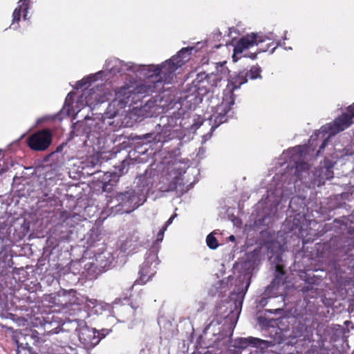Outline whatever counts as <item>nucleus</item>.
Masks as SVG:
<instances>
[{"mask_svg": "<svg viewBox=\"0 0 354 354\" xmlns=\"http://www.w3.org/2000/svg\"><path fill=\"white\" fill-rule=\"evenodd\" d=\"M193 50V47L183 48L176 55L161 64H122L123 69L131 71L132 75H129L128 82L115 93V98L107 108V117H115L127 106L130 99L132 102H136L153 92L162 82L169 83L176 71L188 60Z\"/></svg>", "mask_w": 354, "mask_h": 354, "instance_id": "f257e3e1", "label": "nucleus"}, {"mask_svg": "<svg viewBox=\"0 0 354 354\" xmlns=\"http://www.w3.org/2000/svg\"><path fill=\"white\" fill-rule=\"evenodd\" d=\"M107 94L102 88L86 89L82 95L75 102H73V93H70L66 96L64 106L62 112L68 116H73L77 114L85 106L94 109L98 104L104 102L108 99Z\"/></svg>", "mask_w": 354, "mask_h": 354, "instance_id": "f03ea898", "label": "nucleus"}, {"mask_svg": "<svg viewBox=\"0 0 354 354\" xmlns=\"http://www.w3.org/2000/svg\"><path fill=\"white\" fill-rule=\"evenodd\" d=\"M347 111V113L342 115L337 118L333 124L322 127L315 133V136H311L310 141L312 142V144L315 140L319 138L324 139L320 147V150L318 152H320V151L325 147L331 136L344 131L354 122V103L348 107Z\"/></svg>", "mask_w": 354, "mask_h": 354, "instance_id": "7ed1b4c3", "label": "nucleus"}, {"mask_svg": "<svg viewBox=\"0 0 354 354\" xmlns=\"http://www.w3.org/2000/svg\"><path fill=\"white\" fill-rule=\"evenodd\" d=\"M291 156V160L295 163V167L290 169L297 178H301L304 174L308 169V165L305 162L308 160V147L305 146H297L288 152Z\"/></svg>", "mask_w": 354, "mask_h": 354, "instance_id": "20e7f679", "label": "nucleus"}, {"mask_svg": "<svg viewBox=\"0 0 354 354\" xmlns=\"http://www.w3.org/2000/svg\"><path fill=\"white\" fill-rule=\"evenodd\" d=\"M263 41V35L259 33L252 32L241 37L234 46L233 61L234 62H237L244 52L254 48L258 43Z\"/></svg>", "mask_w": 354, "mask_h": 354, "instance_id": "39448f33", "label": "nucleus"}, {"mask_svg": "<svg viewBox=\"0 0 354 354\" xmlns=\"http://www.w3.org/2000/svg\"><path fill=\"white\" fill-rule=\"evenodd\" d=\"M233 104L234 100L232 95H230V96L226 97L222 103L215 109L214 113L208 118L209 124L213 122L211 131L227 120V114Z\"/></svg>", "mask_w": 354, "mask_h": 354, "instance_id": "423d86ee", "label": "nucleus"}, {"mask_svg": "<svg viewBox=\"0 0 354 354\" xmlns=\"http://www.w3.org/2000/svg\"><path fill=\"white\" fill-rule=\"evenodd\" d=\"M52 135L51 133L46 129L39 131L28 138V146L35 151H44L51 144Z\"/></svg>", "mask_w": 354, "mask_h": 354, "instance_id": "0eeeda50", "label": "nucleus"}, {"mask_svg": "<svg viewBox=\"0 0 354 354\" xmlns=\"http://www.w3.org/2000/svg\"><path fill=\"white\" fill-rule=\"evenodd\" d=\"M335 162L326 160L324 165L322 166L319 171L313 175L318 178L319 184H324V181L333 177V172L331 170Z\"/></svg>", "mask_w": 354, "mask_h": 354, "instance_id": "6e6552de", "label": "nucleus"}, {"mask_svg": "<svg viewBox=\"0 0 354 354\" xmlns=\"http://www.w3.org/2000/svg\"><path fill=\"white\" fill-rule=\"evenodd\" d=\"M247 81L245 74L241 72L234 77H231L227 84V89L232 94L235 89L239 88L242 84L246 83Z\"/></svg>", "mask_w": 354, "mask_h": 354, "instance_id": "1a4fd4ad", "label": "nucleus"}, {"mask_svg": "<svg viewBox=\"0 0 354 354\" xmlns=\"http://www.w3.org/2000/svg\"><path fill=\"white\" fill-rule=\"evenodd\" d=\"M104 73L103 71H99L98 73L84 77L80 81L76 82L75 88H80L86 86L87 84H90L91 82H95L100 79L102 80Z\"/></svg>", "mask_w": 354, "mask_h": 354, "instance_id": "9d476101", "label": "nucleus"}, {"mask_svg": "<svg viewBox=\"0 0 354 354\" xmlns=\"http://www.w3.org/2000/svg\"><path fill=\"white\" fill-rule=\"evenodd\" d=\"M154 273L155 271L153 269L149 268L147 264H144L140 271V276L137 282L141 284L147 283L154 274Z\"/></svg>", "mask_w": 354, "mask_h": 354, "instance_id": "9b49d317", "label": "nucleus"}, {"mask_svg": "<svg viewBox=\"0 0 354 354\" xmlns=\"http://www.w3.org/2000/svg\"><path fill=\"white\" fill-rule=\"evenodd\" d=\"M221 80L222 79H220L217 74L212 73L207 76L206 80L203 82V84L207 82L209 84L210 86L207 88L208 91H209L211 88L218 86Z\"/></svg>", "mask_w": 354, "mask_h": 354, "instance_id": "f8f14e48", "label": "nucleus"}, {"mask_svg": "<svg viewBox=\"0 0 354 354\" xmlns=\"http://www.w3.org/2000/svg\"><path fill=\"white\" fill-rule=\"evenodd\" d=\"M214 74H217V75L220 77V79L222 80L228 77L229 70L225 66V62L220 64L216 66V73Z\"/></svg>", "mask_w": 354, "mask_h": 354, "instance_id": "ddd939ff", "label": "nucleus"}, {"mask_svg": "<svg viewBox=\"0 0 354 354\" xmlns=\"http://www.w3.org/2000/svg\"><path fill=\"white\" fill-rule=\"evenodd\" d=\"M85 330L88 333L89 339H84V342L87 344L90 342L92 344H97L100 340L98 338L95 337V330L93 328H86Z\"/></svg>", "mask_w": 354, "mask_h": 354, "instance_id": "4468645a", "label": "nucleus"}, {"mask_svg": "<svg viewBox=\"0 0 354 354\" xmlns=\"http://www.w3.org/2000/svg\"><path fill=\"white\" fill-rule=\"evenodd\" d=\"M207 245L211 249H216L218 247V242L214 236V233L209 234L206 239Z\"/></svg>", "mask_w": 354, "mask_h": 354, "instance_id": "2eb2a0df", "label": "nucleus"}, {"mask_svg": "<svg viewBox=\"0 0 354 354\" xmlns=\"http://www.w3.org/2000/svg\"><path fill=\"white\" fill-rule=\"evenodd\" d=\"M249 76L251 79H257L261 77V69L257 66H252L249 72Z\"/></svg>", "mask_w": 354, "mask_h": 354, "instance_id": "dca6fc26", "label": "nucleus"}, {"mask_svg": "<svg viewBox=\"0 0 354 354\" xmlns=\"http://www.w3.org/2000/svg\"><path fill=\"white\" fill-rule=\"evenodd\" d=\"M167 230V226H164L162 230L157 234L156 241H162L164 236V233Z\"/></svg>", "mask_w": 354, "mask_h": 354, "instance_id": "f3484780", "label": "nucleus"}, {"mask_svg": "<svg viewBox=\"0 0 354 354\" xmlns=\"http://www.w3.org/2000/svg\"><path fill=\"white\" fill-rule=\"evenodd\" d=\"M131 194H130V193H127L125 194H120L119 196V197L121 198L122 200H124V198L130 199L131 202L133 199L131 197Z\"/></svg>", "mask_w": 354, "mask_h": 354, "instance_id": "a211bd4d", "label": "nucleus"}, {"mask_svg": "<svg viewBox=\"0 0 354 354\" xmlns=\"http://www.w3.org/2000/svg\"><path fill=\"white\" fill-rule=\"evenodd\" d=\"M176 216V214H174V215H173L172 216H171V217L169 218V220L167 221L165 226H167V227L168 225H171V224L172 223V222H173V220L174 219V218H175Z\"/></svg>", "mask_w": 354, "mask_h": 354, "instance_id": "6ab92c4d", "label": "nucleus"}, {"mask_svg": "<svg viewBox=\"0 0 354 354\" xmlns=\"http://www.w3.org/2000/svg\"><path fill=\"white\" fill-rule=\"evenodd\" d=\"M229 240H230V241H232V242H233V241H235V236H233V235H231V236L229 237Z\"/></svg>", "mask_w": 354, "mask_h": 354, "instance_id": "aec40b11", "label": "nucleus"}, {"mask_svg": "<svg viewBox=\"0 0 354 354\" xmlns=\"http://www.w3.org/2000/svg\"><path fill=\"white\" fill-rule=\"evenodd\" d=\"M243 56H248V55L245 54ZM248 57H252V58H254L256 57V55H255L254 53H252V54H251V55H248Z\"/></svg>", "mask_w": 354, "mask_h": 354, "instance_id": "412c9836", "label": "nucleus"}, {"mask_svg": "<svg viewBox=\"0 0 354 354\" xmlns=\"http://www.w3.org/2000/svg\"><path fill=\"white\" fill-rule=\"evenodd\" d=\"M253 341L254 342H261V341L260 339H252Z\"/></svg>", "mask_w": 354, "mask_h": 354, "instance_id": "4be33fe9", "label": "nucleus"}, {"mask_svg": "<svg viewBox=\"0 0 354 354\" xmlns=\"http://www.w3.org/2000/svg\"><path fill=\"white\" fill-rule=\"evenodd\" d=\"M173 187L172 186H169L166 190L167 191H169V190H171L172 189Z\"/></svg>", "mask_w": 354, "mask_h": 354, "instance_id": "5701e85b", "label": "nucleus"}, {"mask_svg": "<svg viewBox=\"0 0 354 354\" xmlns=\"http://www.w3.org/2000/svg\"><path fill=\"white\" fill-rule=\"evenodd\" d=\"M277 270H278L279 272H281V270H280V267H279V266H277Z\"/></svg>", "mask_w": 354, "mask_h": 354, "instance_id": "b1692460", "label": "nucleus"}, {"mask_svg": "<svg viewBox=\"0 0 354 354\" xmlns=\"http://www.w3.org/2000/svg\"><path fill=\"white\" fill-rule=\"evenodd\" d=\"M139 205H140L139 204L136 205H135V207H133V209H134L135 208H136V207H138Z\"/></svg>", "mask_w": 354, "mask_h": 354, "instance_id": "393cba45", "label": "nucleus"}, {"mask_svg": "<svg viewBox=\"0 0 354 354\" xmlns=\"http://www.w3.org/2000/svg\"><path fill=\"white\" fill-rule=\"evenodd\" d=\"M70 293H73V294H74V291L71 290V291H70Z\"/></svg>", "mask_w": 354, "mask_h": 354, "instance_id": "a878e982", "label": "nucleus"}]
</instances>
